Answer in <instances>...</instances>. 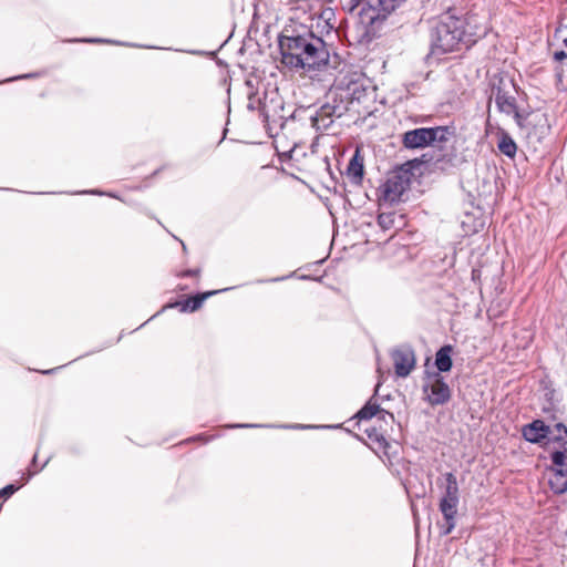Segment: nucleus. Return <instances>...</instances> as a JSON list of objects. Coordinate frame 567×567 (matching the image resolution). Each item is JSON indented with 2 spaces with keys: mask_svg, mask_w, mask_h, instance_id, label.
<instances>
[{
  "mask_svg": "<svg viewBox=\"0 0 567 567\" xmlns=\"http://www.w3.org/2000/svg\"><path fill=\"white\" fill-rule=\"evenodd\" d=\"M497 146L499 152L509 158H513L516 155L517 145L512 136L505 131L499 132Z\"/></svg>",
  "mask_w": 567,
  "mask_h": 567,
  "instance_id": "nucleus-18",
  "label": "nucleus"
},
{
  "mask_svg": "<svg viewBox=\"0 0 567 567\" xmlns=\"http://www.w3.org/2000/svg\"><path fill=\"white\" fill-rule=\"evenodd\" d=\"M49 462H50V457L41 465L40 468L32 470L38 463V452H35L31 458V462H30V465H29L27 472L22 473L23 484H27L35 474H38L40 471H42L48 465Z\"/></svg>",
  "mask_w": 567,
  "mask_h": 567,
  "instance_id": "nucleus-21",
  "label": "nucleus"
},
{
  "mask_svg": "<svg viewBox=\"0 0 567 567\" xmlns=\"http://www.w3.org/2000/svg\"><path fill=\"white\" fill-rule=\"evenodd\" d=\"M485 34L474 14H461L456 8H449L431 27L430 48L432 55H443L462 48L470 49Z\"/></svg>",
  "mask_w": 567,
  "mask_h": 567,
  "instance_id": "nucleus-2",
  "label": "nucleus"
},
{
  "mask_svg": "<svg viewBox=\"0 0 567 567\" xmlns=\"http://www.w3.org/2000/svg\"><path fill=\"white\" fill-rule=\"evenodd\" d=\"M255 425L252 424H238L236 425V427H254Z\"/></svg>",
  "mask_w": 567,
  "mask_h": 567,
  "instance_id": "nucleus-34",
  "label": "nucleus"
},
{
  "mask_svg": "<svg viewBox=\"0 0 567 567\" xmlns=\"http://www.w3.org/2000/svg\"><path fill=\"white\" fill-rule=\"evenodd\" d=\"M281 63L292 71L324 72L330 63V52L322 38L306 25L286 24L278 35Z\"/></svg>",
  "mask_w": 567,
  "mask_h": 567,
  "instance_id": "nucleus-1",
  "label": "nucleus"
},
{
  "mask_svg": "<svg viewBox=\"0 0 567 567\" xmlns=\"http://www.w3.org/2000/svg\"><path fill=\"white\" fill-rule=\"evenodd\" d=\"M39 76H41V72H29V73L10 76V78L3 80L2 83H10V82H16V81H20V80L37 79Z\"/></svg>",
  "mask_w": 567,
  "mask_h": 567,
  "instance_id": "nucleus-27",
  "label": "nucleus"
},
{
  "mask_svg": "<svg viewBox=\"0 0 567 567\" xmlns=\"http://www.w3.org/2000/svg\"><path fill=\"white\" fill-rule=\"evenodd\" d=\"M71 195H95V196H109L112 198H120L115 193L112 192H105L99 188L93 189H84V190H78L70 193Z\"/></svg>",
  "mask_w": 567,
  "mask_h": 567,
  "instance_id": "nucleus-25",
  "label": "nucleus"
},
{
  "mask_svg": "<svg viewBox=\"0 0 567 567\" xmlns=\"http://www.w3.org/2000/svg\"><path fill=\"white\" fill-rule=\"evenodd\" d=\"M514 120L518 127L525 128L526 121L530 115L529 111L526 110H519L518 106L515 107V111L512 112Z\"/></svg>",
  "mask_w": 567,
  "mask_h": 567,
  "instance_id": "nucleus-24",
  "label": "nucleus"
},
{
  "mask_svg": "<svg viewBox=\"0 0 567 567\" xmlns=\"http://www.w3.org/2000/svg\"><path fill=\"white\" fill-rule=\"evenodd\" d=\"M261 114L264 116V121L267 122L268 121V114L266 113L265 106L261 109Z\"/></svg>",
  "mask_w": 567,
  "mask_h": 567,
  "instance_id": "nucleus-33",
  "label": "nucleus"
},
{
  "mask_svg": "<svg viewBox=\"0 0 567 567\" xmlns=\"http://www.w3.org/2000/svg\"><path fill=\"white\" fill-rule=\"evenodd\" d=\"M320 19H322L326 23V25L329 28V29H334L336 25H334V11L333 9L331 8H326L324 10H322L321 14H320Z\"/></svg>",
  "mask_w": 567,
  "mask_h": 567,
  "instance_id": "nucleus-26",
  "label": "nucleus"
},
{
  "mask_svg": "<svg viewBox=\"0 0 567 567\" xmlns=\"http://www.w3.org/2000/svg\"><path fill=\"white\" fill-rule=\"evenodd\" d=\"M551 437L549 440L551 442L557 443L558 445H566L567 443V426L559 422L554 425L551 429Z\"/></svg>",
  "mask_w": 567,
  "mask_h": 567,
  "instance_id": "nucleus-20",
  "label": "nucleus"
},
{
  "mask_svg": "<svg viewBox=\"0 0 567 567\" xmlns=\"http://www.w3.org/2000/svg\"><path fill=\"white\" fill-rule=\"evenodd\" d=\"M405 0H364L360 11V23L363 25L361 43H370L381 35L383 24L389 14Z\"/></svg>",
  "mask_w": 567,
  "mask_h": 567,
  "instance_id": "nucleus-4",
  "label": "nucleus"
},
{
  "mask_svg": "<svg viewBox=\"0 0 567 567\" xmlns=\"http://www.w3.org/2000/svg\"><path fill=\"white\" fill-rule=\"evenodd\" d=\"M377 416L379 417V420L386 422L388 416H382L381 414H378Z\"/></svg>",
  "mask_w": 567,
  "mask_h": 567,
  "instance_id": "nucleus-35",
  "label": "nucleus"
},
{
  "mask_svg": "<svg viewBox=\"0 0 567 567\" xmlns=\"http://www.w3.org/2000/svg\"><path fill=\"white\" fill-rule=\"evenodd\" d=\"M551 427L543 420L536 419L522 427V436L525 441L533 444H542L549 440Z\"/></svg>",
  "mask_w": 567,
  "mask_h": 567,
  "instance_id": "nucleus-10",
  "label": "nucleus"
},
{
  "mask_svg": "<svg viewBox=\"0 0 567 567\" xmlns=\"http://www.w3.org/2000/svg\"><path fill=\"white\" fill-rule=\"evenodd\" d=\"M549 485L556 494L565 493L567 491V467L555 468L549 478Z\"/></svg>",
  "mask_w": 567,
  "mask_h": 567,
  "instance_id": "nucleus-17",
  "label": "nucleus"
},
{
  "mask_svg": "<svg viewBox=\"0 0 567 567\" xmlns=\"http://www.w3.org/2000/svg\"><path fill=\"white\" fill-rule=\"evenodd\" d=\"M393 220H392V215L391 214H380L378 216V224L382 227V228H390L391 225H392Z\"/></svg>",
  "mask_w": 567,
  "mask_h": 567,
  "instance_id": "nucleus-28",
  "label": "nucleus"
},
{
  "mask_svg": "<svg viewBox=\"0 0 567 567\" xmlns=\"http://www.w3.org/2000/svg\"><path fill=\"white\" fill-rule=\"evenodd\" d=\"M380 383L377 384L374 394L369 399V401L357 412L354 417L358 420H370L373 416H377L378 414H381L382 416H389L391 420L394 419L393 414L385 411L380 406V404L375 400V395L379 391Z\"/></svg>",
  "mask_w": 567,
  "mask_h": 567,
  "instance_id": "nucleus-12",
  "label": "nucleus"
},
{
  "mask_svg": "<svg viewBox=\"0 0 567 567\" xmlns=\"http://www.w3.org/2000/svg\"><path fill=\"white\" fill-rule=\"evenodd\" d=\"M436 485L444 489L440 499L439 509L443 515V524H440L441 536H447L455 527V517L460 503V488L456 476L452 473H445L436 480Z\"/></svg>",
  "mask_w": 567,
  "mask_h": 567,
  "instance_id": "nucleus-5",
  "label": "nucleus"
},
{
  "mask_svg": "<svg viewBox=\"0 0 567 567\" xmlns=\"http://www.w3.org/2000/svg\"><path fill=\"white\" fill-rule=\"evenodd\" d=\"M123 336H124V331H122V332L120 333V336H118V337H117V339L115 340V343L120 342V341H121V339L123 338ZM112 344H114V342H112V341H107V342H106V343L101 348V350H102V349H104V348H109V347H111ZM99 351H100V349H99ZM94 352H97V350H96V351H90V352H87V353H86V355L92 354V353H94ZM82 357H85V354H84V355H81L80 358H82Z\"/></svg>",
  "mask_w": 567,
  "mask_h": 567,
  "instance_id": "nucleus-30",
  "label": "nucleus"
},
{
  "mask_svg": "<svg viewBox=\"0 0 567 567\" xmlns=\"http://www.w3.org/2000/svg\"><path fill=\"white\" fill-rule=\"evenodd\" d=\"M39 194H40V195H43V194H45V193H44V192H40ZM51 194H54V193L52 192Z\"/></svg>",
  "mask_w": 567,
  "mask_h": 567,
  "instance_id": "nucleus-38",
  "label": "nucleus"
},
{
  "mask_svg": "<svg viewBox=\"0 0 567 567\" xmlns=\"http://www.w3.org/2000/svg\"><path fill=\"white\" fill-rule=\"evenodd\" d=\"M24 484L10 483L0 488V498L3 501L9 499L12 495H14Z\"/></svg>",
  "mask_w": 567,
  "mask_h": 567,
  "instance_id": "nucleus-23",
  "label": "nucleus"
},
{
  "mask_svg": "<svg viewBox=\"0 0 567 567\" xmlns=\"http://www.w3.org/2000/svg\"><path fill=\"white\" fill-rule=\"evenodd\" d=\"M194 53H196V54H204V52H202V51H195Z\"/></svg>",
  "mask_w": 567,
  "mask_h": 567,
  "instance_id": "nucleus-37",
  "label": "nucleus"
},
{
  "mask_svg": "<svg viewBox=\"0 0 567 567\" xmlns=\"http://www.w3.org/2000/svg\"><path fill=\"white\" fill-rule=\"evenodd\" d=\"M454 348L452 344L442 346L435 353L434 365L436 367L440 374L450 372L453 368V354Z\"/></svg>",
  "mask_w": 567,
  "mask_h": 567,
  "instance_id": "nucleus-14",
  "label": "nucleus"
},
{
  "mask_svg": "<svg viewBox=\"0 0 567 567\" xmlns=\"http://www.w3.org/2000/svg\"><path fill=\"white\" fill-rule=\"evenodd\" d=\"M430 128L434 133L430 137L431 145H441L442 143L447 142L449 136L453 135V130L449 126H435Z\"/></svg>",
  "mask_w": 567,
  "mask_h": 567,
  "instance_id": "nucleus-19",
  "label": "nucleus"
},
{
  "mask_svg": "<svg viewBox=\"0 0 567 567\" xmlns=\"http://www.w3.org/2000/svg\"><path fill=\"white\" fill-rule=\"evenodd\" d=\"M511 89L516 91L514 80L504 76L497 78L492 84V94L494 95L497 110L507 115H511L517 106L516 97L511 94Z\"/></svg>",
  "mask_w": 567,
  "mask_h": 567,
  "instance_id": "nucleus-8",
  "label": "nucleus"
},
{
  "mask_svg": "<svg viewBox=\"0 0 567 567\" xmlns=\"http://www.w3.org/2000/svg\"><path fill=\"white\" fill-rule=\"evenodd\" d=\"M365 95V89L357 82L347 87L331 89L326 95V102L310 117L312 126L319 130H328L334 122L344 115L355 102L360 103Z\"/></svg>",
  "mask_w": 567,
  "mask_h": 567,
  "instance_id": "nucleus-3",
  "label": "nucleus"
},
{
  "mask_svg": "<svg viewBox=\"0 0 567 567\" xmlns=\"http://www.w3.org/2000/svg\"><path fill=\"white\" fill-rule=\"evenodd\" d=\"M419 164L417 159L409 161L389 173L386 181L381 186L382 198L385 202L394 204L401 200L402 195L410 188L414 176L412 169Z\"/></svg>",
  "mask_w": 567,
  "mask_h": 567,
  "instance_id": "nucleus-6",
  "label": "nucleus"
},
{
  "mask_svg": "<svg viewBox=\"0 0 567 567\" xmlns=\"http://www.w3.org/2000/svg\"><path fill=\"white\" fill-rule=\"evenodd\" d=\"M432 134L434 133L429 127L414 128L403 134L402 143L405 148H423L431 145L430 137Z\"/></svg>",
  "mask_w": 567,
  "mask_h": 567,
  "instance_id": "nucleus-11",
  "label": "nucleus"
},
{
  "mask_svg": "<svg viewBox=\"0 0 567 567\" xmlns=\"http://www.w3.org/2000/svg\"><path fill=\"white\" fill-rule=\"evenodd\" d=\"M198 274H199V269L197 268V269L179 272V277L198 276Z\"/></svg>",
  "mask_w": 567,
  "mask_h": 567,
  "instance_id": "nucleus-31",
  "label": "nucleus"
},
{
  "mask_svg": "<svg viewBox=\"0 0 567 567\" xmlns=\"http://www.w3.org/2000/svg\"><path fill=\"white\" fill-rule=\"evenodd\" d=\"M176 308H177V297H172V298L169 299V301H168L166 305H164V306H163V307H162L157 312H155L152 317H150V318H148L145 322H143L140 327H137V328L135 329V331H136V330H138V329H141V328H143V327H145L148 322H151V321H152V320H154L155 318H157V317H159L161 315H163L166 310H168V309H176ZM133 332H134V330H133V331H131L130 333H133Z\"/></svg>",
  "mask_w": 567,
  "mask_h": 567,
  "instance_id": "nucleus-22",
  "label": "nucleus"
},
{
  "mask_svg": "<svg viewBox=\"0 0 567 567\" xmlns=\"http://www.w3.org/2000/svg\"><path fill=\"white\" fill-rule=\"evenodd\" d=\"M178 244L182 245L183 250H186V246H185V244L181 239L178 240Z\"/></svg>",
  "mask_w": 567,
  "mask_h": 567,
  "instance_id": "nucleus-36",
  "label": "nucleus"
},
{
  "mask_svg": "<svg viewBox=\"0 0 567 567\" xmlns=\"http://www.w3.org/2000/svg\"><path fill=\"white\" fill-rule=\"evenodd\" d=\"M347 173L352 183L361 184L364 174V166L363 157L360 155L359 150L355 151L354 155L350 159Z\"/></svg>",
  "mask_w": 567,
  "mask_h": 567,
  "instance_id": "nucleus-15",
  "label": "nucleus"
},
{
  "mask_svg": "<svg viewBox=\"0 0 567 567\" xmlns=\"http://www.w3.org/2000/svg\"><path fill=\"white\" fill-rule=\"evenodd\" d=\"M394 365V372L399 378H406L414 370L416 364L415 351L410 344H401L390 351Z\"/></svg>",
  "mask_w": 567,
  "mask_h": 567,
  "instance_id": "nucleus-9",
  "label": "nucleus"
},
{
  "mask_svg": "<svg viewBox=\"0 0 567 567\" xmlns=\"http://www.w3.org/2000/svg\"><path fill=\"white\" fill-rule=\"evenodd\" d=\"M64 365H60V367H56V368H52V369H48V370H42L40 371L42 374L44 375H51L53 373H55L58 370L62 369Z\"/></svg>",
  "mask_w": 567,
  "mask_h": 567,
  "instance_id": "nucleus-32",
  "label": "nucleus"
},
{
  "mask_svg": "<svg viewBox=\"0 0 567 567\" xmlns=\"http://www.w3.org/2000/svg\"><path fill=\"white\" fill-rule=\"evenodd\" d=\"M226 289H219V290H212V291H206V292H202V293H196L194 296H189V297H179V311H183V312H194L196 310H198L202 305L204 303V301L209 298L210 296H214L216 293H219L221 291H225Z\"/></svg>",
  "mask_w": 567,
  "mask_h": 567,
  "instance_id": "nucleus-13",
  "label": "nucleus"
},
{
  "mask_svg": "<svg viewBox=\"0 0 567 567\" xmlns=\"http://www.w3.org/2000/svg\"><path fill=\"white\" fill-rule=\"evenodd\" d=\"M427 382L423 384V393L426 401L432 405H443L451 400L452 393L449 384L439 372H425Z\"/></svg>",
  "mask_w": 567,
  "mask_h": 567,
  "instance_id": "nucleus-7",
  "label": "nucleus"
},
{
  "mask_svg": "<svg viewBox=\"0 0 567 567\" xmlns=\"http://www.w3.org/2000/svg\"><path fill=\"white\" fill-rule=\"evenodd\" d=\"M70 42H81V43H93V44H112L120 47H128V48H145V49H158L157 47L152 45H141L132 42L105 39V38H78L72 39Z\"/></svg>",
  "mask_w": 567,
  "mask_h": 567,
  "instance_id": "nucleus-16",
  "label": "nucleus"
},
{
  "mask_svg": "<svg viewBox=\"0 0 567 567\" xmlns=\"http://www.w3.org/2000/svg\"><path fill=\"white\" fill-rule=\"evenodd\" d=\"M161 171H162V168H157V169H155L151 176L146 177V178L141 183V185L136 187V189H144V188H147V187H148V183H147V182H148V179H150V178H152V177H154V176H156Z\"/></svg>",
  "mask_w": 567,
  "mask_h": 567,
  "instance_id": "nucleus-29",
  "label": "nucleus"
}]
</instances>
